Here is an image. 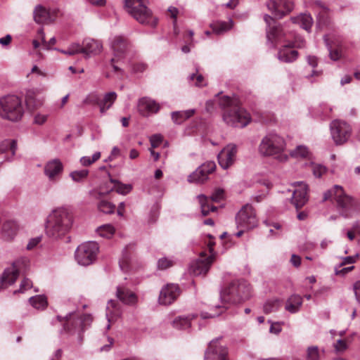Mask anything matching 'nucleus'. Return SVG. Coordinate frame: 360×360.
<instances>
[{
	"instance_id": "13d9d810",
	"label": "nucleus",
	"mask_w": 360,
	"mask_h": 360,
	"mask_svg": "<svg viewBox=\"0 0 360 360\" xmlns=\"http://www.w3.org/2000/svg\"><path fill=\"white\" fill-rule=\"evenodd\" d=\"M80 46L77 44H72L67 50L62 51L65 54L75 55L81 53Z\"/></svg>"
},
{
	"instance_id": "473e14b6",
	"label": "nucleus",
	"mask_w": 360,
	"mask_h": 360,
	"mask_svg": "<svg viewBox=\"0 0 360 360\" xmlns=\"http://www.w3.org/2000/svg\"><path fill=\"white\" fill-rule=\"evenodd\" d=\"M302 304V297L298 295H291L287 300L285 309L290 313L297 312Z\"/></svg>"
},
{
	"instance_id": "4468645a",
	"label": "nucleus",
	"mask_w": 360,
	"mask_h": 360,
	"mask_svg": "<svg viewBox=\"0 0 360 360\" xmlns=\"http://www.w3.org/2000/svg\"><path fill=\"white\" fill-rule=\"evenodd\" d=\"M229 350L226 346L222 345L219 339L212 340L204 356V360H228Z\"/></svg>"
},
{
	"instance_id": "b1692460",
	"label": "nucleus",
	"mask_w": 360,
	"mask_h": 360,
	"mask_svg": "<svg viewBox=\"0 0 360 360\" xmlns=\"http://www.w3.org/2000/svg\"><path fill=\"white\" fill-rule=\"evenodd\" d=\"M159 109V104L149 98L144 97L139 101L138 110L143 116H148L152 113H156Z\"/></svg>"
},
{
	"instance_id": "7c9ffc66",
	"label": "nucleus",
	"mask_w": 360,
	"mask_h": 360,
	"mask_svg": "<svg viewBox=\"0 0 360 360\" xmlns=\"http://www.w3.org/2000/svg\"><path fill=\"white\" fill-rule=\"evenodd\" d=\"M196 317L195 314L179 316L172 321V326L179 330H186L191 326V321Z\"/></svg>"
},
{
	"instance_id": "412c9836",
	"label": "nucleus",
	"mask_w": 360,
	"mask_h": 360,
	"mask_svg": "<svg viewBox=\"0 0 360 360\" xmlns=\"http://www.w3.org/2000/svg\"><path fill=\"white\" fill-rule=\"evenodd\" d=\"M180 295V289L177 285L167 284L160 291L159 302L163 305L171 304Z\"/></svg>"
},
{
	"instance_id": "20e7f679",
	"label": "nucleus",
	"mask_w": 360,
	"mask_h": 360,
	"mask_svg": "<svg viewBox=\"0 0 360 360\" xmlns=\"http://www.w3.org/2000/svg\"><path fill=\"white\" fill-rule=\"evenodd\" d=\"M24 109L20 98L15 95H8L0 98V115L13 122L20 120Z\"/></svg>"
},
{
	"instance_id": "f704fd0d",
	"label": "nucleus",
	"mask_w": 360,
	"mask_h": 360,
	"mask_svg": "<svg viewBox=\"0 0 360 360\" xmlns=\"http://www.w3.org/2000/svg\"><path fill=\"white\" fill-rule=\"evenodd\" d=\"M293 23L298 24L300 27L309 31L312 25L313 20L310 15L301 14L300 15L291 18Z\"/></svg>"
},
{
	"instance_id": "de8ad7c7",
	"label": "nucleus",
	"mask_w": 360,
	"mask_h": 360,
	"mask_svg": "<svg viewBox=\"0 0 360 360\" xmlns=\"http://www.w3.org/2000/svg\"><path fill=\"white\" fill-rule=\"evenodd\" d=\"M351 341L352 338H346L345 339L338 340L334 344L335 351L338 352H342L345 351Z\"/></svg>"
},
{
	"instance_id": "6e6d98bb",
	"label": "nucleus",
	"mask_w": 360,
	"mask_h": 360,
	"mask_svg": "<svg viewBox=\"0 0 360 360\" xmlns=\"http://www.w3.org/2000/svg\"><path fill=\"white\" fill-rule=\"evenodd\" d=\"M32 287V281L28 278H24L20 283V289L18 290H15L14 294L16 292H24L28 289H30Z\"/></svg>"
},
{
	"instance_id": "a211bd4d",
	"label": "nucleus",
	"mask_w": 360,
	"mask_h": 360,
	"mask_svg": "<svg viewBox=\"0 0 360 360\" xmlns=\"http://www.w3.org/2000/svg\"><path fill=\"white\" fill-rule=\"evenodd\" d=\"M266 5L268 9L278 18L288 14L294 8L292 0H269Z\"/></svg>"
},
{
	"instance_id": "e2e57ef3",
	"label": "nucleus",
	"mask_w": 360,
	"mask_h": 360,
	"mask_svg": "<svg viewBox=\"0 0 360 360\" xmlns=\"http://www.w3.org/2000/svg\"><path fill=\"white\" fill-rule=\"evenodd\" d=\"M221 167L224 169H228L233 165L235 159H217Z\"/></svg>"
},
{
	"instance_id": "4d7b16f0",
	"label": "nucleus",
	"mask_w": 360,
	"mask_h": 360,
	"mask_svg": "<svg viewBox=\"0 0 360 360\" xmlns=\"http://www.w3.org/2000/svg\"><path fill=\"white\" fill-rule=\"evenodd\" d=\"M323 39H324L326 46H328V50L330 51V58L333 60H337L338 59H339L340 57V53L337 50H335V51L331 50V46L328 44L329 39H328V36L327 35L324 36Z\"/></svg>"
},
{
	"instance_id": "0e129e2a",
	"label": "nucleus",
	"mask_w": 360,
	"mask_h": 360,
	"mask_svg": "<svg viewBox=\"0 0 360 360\" xmlns=\"http://www.w3.org/2000/svg\"><path fill=\"white\" fill-rule=\"evenodd\" d=\"M290 44L293 45V46L302 48L305 46V41L300 37H295V41L294 42H290Z\"/></svg>"
},
{
	"instance_id": "9b49d317",
	"label": "nucleus",
	"mask_w": 360,
	"mask_h": 360,
	"mask_svg": "<svg viewBox=\"0 0 360 360\" xmlns=\"http://www.w3.org/2000/svg\"><path fill=\"white\" fill-rule=\"evenodd\" d=\"M330 134L333 140L337 145L347 142L352 135V127L344 120H335L330 124Z\"/></svg>"
},
{
	"instance_id": "c03bdc74",
	"label": "nucleus",
	"mask_w": 360,
	"mask_h": 360,
	"mask_svg": "<svg viewBox=\"0 0 360 360\" xmlns=\"http://www.w3.org/2000/svg\"><path fill=\"white\" fill-rule=\"evenodd\" d=\"M321 354L317 346H310L306 351V360H320Z\"/></svg>"
},
{
	"instance_id": "a18cd8bd",
	"label": "nucleus",
	"mask_w": 360,
	"mask_h": 360,
	"mask_svg": "<svg viewBox=\"0 0 360 360\" xmlns=\"http://www.w3.org/2000/svg\"><path fill=\"white\" fill-rule=\"evenodd\" d=\"M88 174L87 169L75 170L70 173V176L75 182H82L87 177Z\"/></svg>"
},
{
	"instance_id": "052dcab7",
	"label": "nucleus",
	"mask_w": 360,
	"mask_h": 360,
	"mask_svg": "<svg viewBox=\"0 0 360 360\" xmlns=\"http://www.w3.org/2000/svg\"><path fill=\"white\" fill-rule=\"evenodd\" d=\"M41 241V236H37L33 238H31L27 245V250H31L36 248L37 245Z\"/></svg>"
},
{
	"instance_id": "338daca9",
	"label": "nucleus",
	"mask_w": 360,
	"mask_h": 360,
	"mask_svg": "<svg viewBox=\"0 0 360 360\" xmlns=\"http://www.w3.org/2000/svg\"><path fill=\"white\" fill-rule=\"evenodd\" d=\"M269 331L271 333L278 334L281 331V326L278 323H271Z\"/></svg>"
},
{
	"instance_id": "bb28decb",
	"label": "nucleus",
	"mask_w": 360,
	"mask_h": 360,
	"mask_svg": "<svg viewBox=\"0 0 360 360\" xmlns=\"http://www.w3.org/2000/svg\"><path fill=\"white\" fill-rule=\"evenodd\" d=\"M121 314V309L120 305L113 300H110L106 307V318L108 320V324L106 325V329L110 328V324L114 322Z\"/></svg>"
},
{
	"instance_id": "5701e85b",
	"label": "nucleus",
	"mask_w": 360,
	"mask_h": 360,
	"mask_svg": "<svg viewBox=\"0 0 360 360\" xmlns=\"http://www.w3.org/2000/svg\"><path fill=\"white\" fill-rule=\"evenodd\" d=\"M81 53L86 57L100 53L103 49V44L100 41L94 39H86L83 41L82 46H80Z\"/></svg>"
},
{
	"instance_id": "dca6fc26",
	"label": "nucleus",
	"mask_w": 360,
	"mask_h": 360,
	"mask_svg": "<svg viewBox=\"0 0 360 360\" xmlns=\"http://www.w3.org/2000/svg\"><path fill=\"white\" fill-rule=\"evenodd\" d=\"M66 323L64 329L70 333H79L83 330L84 326L89 325L93 320L90 314H84L80 318H75L74 314H70L66 317Z\"/></svg>"
},
{
	"instance_id": "393cba45",
	"label": "nucleus",
	"mask_w": 360,
	"mask_h": 360,
	"mask_svg": "<svg viewBox=\"0 0 360 360\" xmlns=\"http://www.w3.org/2000/svg\"><path fill=\"white\" fill-rule=\"evenodd\" d=\"M92 101L96 103L100 108L101 113H105L111 108L117 98V94L115 91H110L105 94L103 99L99 100L96 95L92 96Z\"/></svg>"
},
{
	"instance_id": "09e8293b",
	"label": "nucleus",
	"mask_w": 360,
	"mask_h": 360,
	"mask_svg": "<svg viewBox=\"0 0 360 360\" xmlns=\"http://www.w3.org/2000/svg\"><path fill=\"white\" fill-rule=\"evenodd\" d=\"M280 307V302L278 300H273L267 301L264 305V311L266 314H269L276 311Z\"/></svg>"
},
{
	"instance_id": "ddd939ff",
	"label": "nucleus",
	"mask_w": 360,
	"mask_h": 360,
	"mask_svg": "<svg viewBox=\"0 0 360 360\" xmlns=\"http://www.w3.org/2000/svg\"><path fill=\"white\" fill-rule=\"evenodd\" d=\"M264 20L268 26L266 38L269 42L274 44L290 40V37H287L282 27L274 25L275 20L273 18L269 15H264Z\"/></svg>"
},
{
	"instance_id": "4be33fe9",
	"label": "nucleus",
	"mask_w": 360,
	"mask_h": 360,
	"mask_svg": "<svg viewBox=\"0 0 360 360\" xmlns=\"http://www.w3.org/2000/svg\"><path fill=\"white\" fill-rule=\"evenodd\" d=\"M34 20L37 24H50L56 18V12L47 10L41 5H37L33 12Z\"/></svg>"
},
{
	"instance_id": "c9c22d12",
	"label": "nucleus",
	"mask_w": 360,
	"mask_h": 360,
	"mask_svg": "<svg viewBox=\"0 0 360 360\" xmlns=\"http://www.w3.org/2000/svg\"><path fill=\"white\" fill-rule=\"evenodd\" d=\"M195 113L194 109L187 110L176 111L172 113V119L176 124H180L185 120L191 117Z\"/></svg>"
},
{
	"instance_id": "2eb2a0df",
	"label": "nucleus",
	"mask_w": 360,
	"mask_h": 360,
	"mask_svg": "<svg viewBox=\"0 0 360 360\" xmlns=\"http://www.w3.org/2000/svg\"><path fill=\"white\" fill-rule=\"evenodd\" d=\"M224 191L221 188L216 189L210 198L203 194L198 195L197 199L198 200L201 213L203 216H207L211 212H215L217 210L216 206L210 205V202H218L224 198Z\"/></svg>"
},
{
	"instance_id": "0eeeda50",
	"label": "nucleus",
	"mask_w": 360,
	"mask_h": 360,
	"mask_svg": "<svg viewBox=\"0 0 360 360\" xmlns=\"http://www.w3.org/2000/svg\"><path fill=\"white\" fill-rule=\"evenodd\" d=\"M29 259L23 257L15 259L10 266L6 268L0 278V290L13 284L17 280L20 271L25 269Z\"/></svg>"
},
{
	"instance_id": "2f4dec72",
	"label": "nucleus",
	"mask_w": 360,
	"mask_h": 360,
	"mask_svg": "<svg viewBox=\"0 0 360 360\" xmlns=\"http://www.w3.org/2000/svg\"><path fill=\"white\" fill-rule=\"evenodd\" d=\"M17 142L15 140H4L0 142V155H16Z\"/></svg>"
},
{
	"instance_id": "cd10ccee",
	"label": "nucleus",
	"mask_w": 360,
	"mask_h": 360,
	"mask_svg": "<svg viewBox=\"0 0 360 360\" xmlns=\"http://www.w3.org/2000/svg\"><path fill=\"white\" fill-rule=\"evenodd\" d=\"M116 295L117 298L125 304L134 305L137 303L136 295L129 289L118 287Z\"/></svg>"
},
{
	"instance_id": "58836bf2",
	"label": "nucleus",
	"mask_w": 360,
	"mask_h": 360,
	"mask_svg": "<svg viewBox=\"0 0 360 360\" xmlns=\"http://www.w3.org/2000/svg\"><path fill=\"white\" fill-rule=\"evenodd\" d=\"M30 304L37 309H44L48 304L47 299L44 295H36L29 299Z\"/></svg>"
},
{
	"instance_id": "864d4df0",
	"label": "nucleus",
	"mask_w": 360,
	"mask_h": 360,
	"mask_svg": "<svg viewBox=\"0 0 360 360\" xmlns=\"http://www.w3.org/2000/svg\"><path fill=\"white\" fill-rule=\"evenodd\" d=\"M216 309H219V311L217 312H202L200 316L202 319H208V318H214L216 316H218L219 314L223 313L226 309V307L225 306H214Z\"/></svg>"
},
{
	"instance_id": "39448f33",
	"label": "nucleus",
	"mask_w": 360,
	"mask_h": 360,
	"mask_svg": "<svg viewBox=\"0 0 360 360\" xmlns=\"http://www.w3.org/2000/svg\"><path fill=\"white\" fill-rule=\"evenodd\" d=\"M284 139L275 133H269L262 138L259 145V153L264 157L280 156L285 148Z\"/></svg>"
},
{
	"instance_id": "f257e3e1",
	"label": "nucleus",
	"mask_w": 360,
	"mask_h": 360,
	"mask_svg": "<svg viewBox=\"0 0 360 360\" xmlns=\"http://www.w3.org/2000/svg\"><path fill=\"white\" fill-rule=\"evenodd\" d=\"M73 221V215L70 210L65 207L56 208L47 217L46 233L54 238H60L71 229Z\"/></svg>"
},
{
	"instance_id": "49530a36",
	"label": "nucleus",
	"mask_w": 360,
	"mask_h": 360,
	"mask_svg": "<svg viewBox=\"0 0 360 360\" xmlns=\"http://www.w3.org/2000/svg\"><path fill=\"white\" fill-rule=\"evenodd\" d=\"M98 208L103 213L112 214L115 212V206L108 201L101 200L98 205Z\"/></svg>"
},
{
	"instance_id": "f03ea898",
	"label": "nucleus",
	"mask_w": 360,
	"mask_h": 360,
	"mask_svg": "<svg viewBox=\"0 0 360 360\" xmlns=\"http://www.w3.org/2000/svg\"><path fill=\"white\" fill-rule=\"evenodd\" d=\"M219 105L224 108L223 120L229 125L244 127L250 122V114L238 105L236 98L224 96L219 98Z\"/></svg>"
},
{
	"instance_id": "6e6552de",
	"label": "nucleus",
	"mask_w": 360,
	"mask_h": 360,
	"mask_svg": "<svg viewBox=\"0 0 360 360\" xmlns=\"http://www.w3.org/2000/svg\"><path fill=\"white\" fill-rule=\"evenodd\" d=\"M238 229L251 230L258 225V218L255 208L250 204L241 207L236 216Z\"/></svg>"
},
{
	"instance_id": "9d476101",
	"label": "nucleus",
	"mask_w": 360,
	"mask_h": 360,
	"mask_svg": "<svg viewBox=\"0 0 360 360\" xmlns=\"http://www.w3.org/2000/svg\"><path fill=\"white\" fill-rule=\"evenodd\" d=\"M209 249L210 255L207 256L206 254L202 252L198 259L193 261L189 266V272L195 276L205 275L212 264L214 261L215 256L213 252V243H210Z\"/></svg>"
},
{
	"instance_id": "4c0bfd02",
	"label": "nucleus",
	"mask_w": 360,
	"mask_h": 360,
	"mask_svg": "<svg viewBox=\"0 0 360 360\" xmlns=\"http://www.w3.org/2000/svg\"><path fill=\"white\" fill-rule=\"evenodd\" d=\"M233 22L230 20L229 22H216L210 25L212 31L217 34H221L229 30L232 27Z\"/></svg>"
},
{
	"instance_id": "a878e982",
	"label": "nucleus",
	"mask_w": 360,
	"mask_h": 360,
	"mask_svg": "<svg viewBox=\"0 0 360 360\" xmlns=\"http://www.w3.org/2000/svg\"><path fill=\"white\" fill-rule=\"evenodd\" d=\"M63 171V165L58 159L49 161L44 167V173L50 180H54Z\"/></svg>"
},
{
	"instance_id": "5fc2aeb1",
	"label": "nucleus",
	"mask_w": 360,
	"mask_h": 360,
	"mask_svg": "<svg viewBox=\"0 0 360 360\" xmlns=\"http://www.w3.org/2000/svg\"><path fill=\"white\" fill-rule=\"evenodd\" d=\"M131 68L134 74L142 73L146 70L147 65L144 63L137 62L131 64Z\"/></svg>"
},
{
	"instance_id": "f8f14e48",
	"label": "nucleus",
	"mask_w": 360,
	"mask_h": 360,
	"mask_svg": "<svg viewBox=\"0 0 360 360\" xmlns=\"http://www.w3.org/2000/svg\"><path fill=\"white\" fill-rule=\"evenodd\" d=\"M110 46L114 53V57L110 60L111 66L115 72L122 70L115 65V62L123 59L130 49L127 39L122 36H115L111 41Z\"/></svg>"
},
{
	"instance_id": "8fccbe9b",
	"label": "nucleus",
	"mask_w": 360,
	"mask_h": 360,
	"mask_svg": "<svg viewBox=\"0 0 360 360\" xmlns=\"http://www.w3.org/2000/svg\"><path fill=\"white\" fill-rule=\"evenodd\" d=\"M114 183H115V179L110 178V179L108 182L103 184L99 187V191H98L99 194L100 195H106V194H108L109 193H110L111 191H115Z\"/></svg>"
},
{
	"instance_id": "f3484780",
	"label": "nucleus",
	"mask_w": 360,
	"mask_h": 360,
	"mask_svg": "<svg viewBox=\"0 0 360 360\" xmlns=\"http://www.w3.org/2000/svg\"><path fill=\"white\" fill-rule=\"evenodd\" d=\"M215 169L216 164L214 161H207L188 176V181L191 183L202 184L208 179V174L213 172Z\"/></svg>"
},
{
	"instance_id": "774afa93",
	"label": "nucleus",
	"mask_w": 360,
	"mask_h": 360,
	"mask_svg": "<svg viewBox=\"0 0 360 360\" xmlns=\"http://www.w3.org/2000/svg\"><path fill=\"white\" fill-rule=\"evenodd\" d=\"M290 262L293 266L297 267L301 264V258L298 255H292L291 256Z\"/></svg>"
},
{
	"instance_id": "603ef678",
	"label": "nucleus",
	"mask_w": 360,
	"mask_h": 360,
	"mask_svg": "<svg viewBox=\"0 0 360 360\" xmlns=\"http://www.w3.org/2000/svg\"><path fill=\"white\" fill-rule=\"evenodd\" d=\"M174 264V261L172 259L162 257L158 261V267L160 270H165L172 266Z\"/></svg>"
},
{
	"instance_id": "7ed1b4c3",
	"label": "nucleus",
	"mask_w": 360,
	"mask_h": 360,
	"mask_svg": "<svg viewBox=\"0 0 360 360\" xmlns=\"http://www.w3.org/2000/svg\"><path fill=\"white\" fill-rule=\"evenodd\" d=\"M251 297V288L244 280H236L231 282L227 288L221 292L222 302L230 304H239Z\"/></svg>"
},
{
	"instance_id": "1a4fd4ad",
	"label": "nucleus",
	"mask_w": 360,
	"mask_h": 360,
	"mask_svg": "<svg viewBox=\"0 0 360 360\" xmlns=\"http://www.w3.org/2000/svg\"><path fill=\"white\" fill-rule=\"evenodd\" d=\"M98 245L95 242H86L79 245L75 251V259L79 264L88 266L96 259Z\"/></svg>"
},
{
	"instance_id": "aec40b11",
	"label": "nucleus",
	"mask_w": 360,
	"mask_h": 360,
	"mask_svg": "<svg viewBox=\"0 0 360 360\" xmlns=\"http://www.w3.org/2000/svg\"><path fill=\"white\" fill-rule=\"evenodd\" d=\"M295 187L292 196V203L297 209L303 207L308 200L307 185L302 181H296L292 184Z\"/></svg>"
},
{
	"instance_id": "423d86ee",
	"label": "nucleus",
	"mask_w": 360,
	"mask_h": 360,
	"mask_svg": "<svg viewBox=\"0 0 360 360\" xmlns=\"http://www.w3.org/2000/svg\"><path fill=\"white\" fill-rule=\"evenodd\" d=\"M124 6L127 11L139 22L150 26L156 25L157 19L143 4V0H125Z\"/></svg>"
},
{
	"instance_id": "72a5a7b5",
	"label": "nucleus",
	"mask_w": 360,
	"mask_h": 360,
	"mask_svg": "<svg viewBox=\"0 0 360 360\" xmlns=\"http://www.w3.org/2000/svg\"><path fill=\"white\" fill-rule=\"evenodd\" d=\"M25 101L27 107L31 110H34L42 105V100L39 95L32 90H29L26 93Z\"/></svg>"
},
{
	"instance_id": "e433bc0d",
	"label": "nucleus",
	"mask_w": 360,
	"mask_h": 360,
	"mask_svg": "<svg viewBox=\"0 0 360 360\" xmlns=\"http://www.w3.org/2000/svg\"><path fill=\"white\" fill-rule=\"evenodd\" d=\"M133 249L134 245H127L122 251V255L120 260V266L123 271H127L128 269L130 255L133 252Z\"/></svg>"
},
{
	"instance_id": "37998d69",
	"label": "nucleus",
	"mask_w": 360,
	"mask_h": 360,
	"mask_svg": "<svg viewBox=\"0 0 360 360\" xmlns=\"http://www.w3.org/2000/svg\"><path fill=\"white\" fill-rule=\"evenodd\" d=\"M96 232L103 238H110L115 233L114 227L110 224H105L99 226Z\"/></svg>"
},
{
	"instance_id": "680f3d73",
	"label": "nucleus",
	"mask_w": 360,
	"mask_h": 360,
	"mask_svg": "<svg viewBox=\"0 0 360 360\" xmlns=\"http://www.w3.org/2000/svg\"><path fill=\"white\" fill-rule=\"evenodd\" d=\"M162 141V137L160 134H154L150 138V144L153 148L158 147Z\"/></svg>"
},
{
	"instance_id": "a19ab883",
	"label": "nucleus",
	"mask_w": 360,
	"mask_h": 360,
	"mask_svg": "<svg viewBox=\"0 0 360 360\" xmlns=\"http://www.w3.org/2000/svg\"><path fill=\"white\" fill-rule=\"evenodd\" d=\"M311 153L309 148L304 145L297 146V148L290 152V155L292 158H307Z\"/></svg>"
},
{
	"instance_id": "3c124183",
	"label": "nucleus",
	"mask_w": 360,
	"mask_h": 360,
	"mask_svg": "<svg viewBox=\"0 0 360 360\" xmlns=\"http://www.w3.org/2000/svg\"><path fill=\"white\" fill-rule=\"evenodd\" d=\"M311 169L315 177L319 178L326 173L327 168L321 164H311Z\"/></svg>"
},
{
	"instance_id": "bf43d9fd",
	"label": "nucleus",
	"mask_w": 360,
	"mask_h": 360,
	"mask_svg": "<svg viewBox=\"0 0 360 360\" xmlns=\"http://www.w3.org/2000/svg\"><path fill=\"white\" fill-rule=\"evenodd\" d=\"M189 79L191 80H194V79H195V85L197 86H205V83L204 82V77H202V75H196L195 74H191L190 76H189Z\"/></svg>"
},
{
	"instance_id": "c756f323",
	"label": "nucleus",
	"mask_w": 360,
	"mask_h": 360,
	"mask_svg": "<svg viewBox=\"0 0 360 360\" xmlns=\"http://www.w3.org/2000/svg\"><path fill=\"white\" fill-rule=\"evenodd\" d=\"M294 47L291 44H288L283 46V49H281L278 53V58L281 61L285 63H292L295 61L297 56L298 52L295 50H292L290 48Z\"/></svg>"
},
{
	"instance_id": "6ab92c4d",
	"label": "nucleus",
	"mask_w": 360,
	"mask_h": 360,
	"mask_svg": "<svg viewBox=\"0 0 360 360\" xmlns=\"http://www.w3.org/2000/svg\"><path fill=\"white\" fill-rule=\"evenodd\" d=\"M336 190L335 201L341 214L345 217H348L350 209L354 205V199L343 193L342 188L340 186H335Z\"/></svg>"
},
{
	"instance_id": "79ce46f5",
	"label": "nucleus",
	"mask_w": 360,
	"mask_h": 360,
	"mask_svg": "<svg viewBox=\"0 0 360 360\" xmlns=\"http://www.w3.org/2000/svg\"><path fill=\"white\" fill-rule=\"evenodd\" d=\"M115 191L121 195H127L132 190V185L130 184H122V182L115 180Z\"/></svg>"
},
{
	"instance_id": "c85d7f7f",
	"label": "nucleus",
	"mask_w": 360,
	"mask_h": 360,
	"mask_svg": "<svg viewBox=\"0 0 360 360\" xmlns=\"http://www.w3.org/2000/svg\"><path fill=\"white\" fill-rule=\"evenodd\" d=\"M19 231L18 224L13 221H6L1 229L2 237L6 240H11L14 238Z\"/></svg>"
},
{
	"instance_id": "69168bd1",
	"label": "nucleus",
	"mask_w": 360,
	"mask_h": 360,
	"mask_svg": "<svg viewBox=\"0 0 360 360\" xmlns=\"http://www.w3.org/2000/svg\"><path fill=\"white\" fill-rule=\"evenodd\" d=\"M354 290L356 300L360 304V281L354 284Z\"/></svg>"
},
{
	"instance_id": "ea45409f",
	"label": "nucleus",
	"mask_w": 360,
	"mask_h": 360,
	"mask_svg": "<svg viewBox=\"0 0 360 360\" xmlns=\"http://www.w3.org/2000/svg\"><path fill=\"white\" fill-rule=\"evenodd\" d=\"M237 146L230 143L224 147L217 155V158H233L236 155Z\"/></svg>"
}]
</instances>
